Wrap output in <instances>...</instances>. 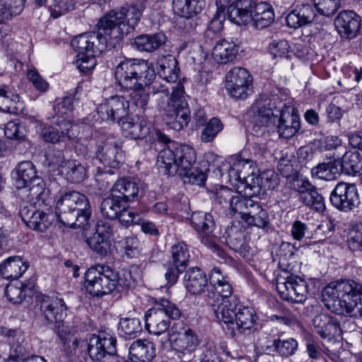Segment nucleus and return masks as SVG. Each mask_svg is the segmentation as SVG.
<instances>
[{
    "instance_id": "7ed1b4c3",
    "label": "nucleus",
    "mask_w": 362,
    "mask_h": 362,
    "mask_svg": "<svg viewBox=\"0 0 362 362\" xmlns=\"http://www.w3.org/2000/svg\"><path fill=\"white\" fill-rule=\"evenodd\" d=\"M322 301L332 313L362 317V281L345 279L332 282L322 292Z\"/></svg>"
},
{
    "instance_id": "58836bf2",
    "label": "nucleus",
    "mask_w": 362,
    "mask_h": 362,
    "mask_svg": "<svg viewBox=\"0 0 362 362\" xmlns=\"http://www.w3.org/2000/svg\"><path fill=\"white\" fill-rule=\"evenodd\" d=\"M340 170L348 175L362 173V157L358 151H346L341 158Z\"/></svg>"
},
{
    "instance_id": "c756f323",
    "label": "nucleus",
    "mask_w": 362,
    "mask_h": 362,
    "mask_svg": "<svg viewBox=\"0 0 362 362\" xmlns=\"http://www.w3.org/2000/svg\"><path fill=\"white\" fill-rule=\"evenodd\" d=\"M190 221L202 240V238H214L211 234L215 228V221L211 214L204 211L193 212Z\"/></svg>"
},
{
    "instance_id": "f8f14e48",
    "label": "nucleus",
    "mask_w": 362,
    "mask_h": 362,
    "mask_svg": "<svg viewBox=\"0 0 362 362\" xmlns=\"http://www.w3.org/2000/svg\"><path fill=\"white\" fill-rule=\"evenodd\" d=\"M252 77L247 69L236 66L226 76V88L230 95L237 99H245L252 90Z\"/></svg>"
},
{
    "instance_id": "423d86ee",
    "label": "nucleus",
    "mask_w": 362,
    "mask_h": 362,
    "mask_svg": "<svg viewBox=\"0 0 362 362\" xmlns=\"http://www.w3.org/2000/svg\"><path fill=\"white\" fill-rule=\"evenodd\" d=\"M114 40L110 28L104 23L101 18L95 25V30L76 36L71 40V45L77 52V55L98 56L107 47L114 45Z\"/></svg>"
},
{
    "instance_id": "4d7b16f0",
    "label": "nucleus",
    "mask_w": 362,
    "mask_h": 362,
    "mask_svg": "<svg viewBox=\"0 0 362 362\" xmlns=\"http://www.w3.org/2000/svg\"><path fill=\"white\" fill-rule=\"evenodd\" d=\"M341 1L342 0H313L317 11L326 17L334 15L340 8Z\"/></svg>"
},
{
    "instance_id": "8fccbe9b",
    "label": "nucleus",
    "mask_w": 362,
    "mask_h": 362,
    "mask_svg": "<svg viewBox=\"0 0 362 362\" xmlns=\"http://www.w3.org/2000/svg\"><path fill=\"white\" fill-rule=\"evenodd\" d=\"M204 4V0H173V9L175 13L197 14Z\"/></svg>"
},
{
    "instance_id": "2eb2a0df",
    "label": "nucleus",
    "mask_w": 362,
    "mask_h": 362,
    "mask_svg": "<svg viewBox=\"0 0 362 362\" xmlns=\"http://www.w3.org/2000/svg\"><path fill=\"white\" fill-rule=\"evenodd\" d=\"M95 157L105 167L119 168L124 159L122 142L112 139L102 141L97 146Z\"/></svg>"
},
{
    "instance_id": "864d4df0",
    "label": "nucleus",
    "mask_w": 362,
    "mask_h": 362,
    "mask_svg": "<svg viewBox=\"0 0 362 362\" xmlns=\"http://www.w3.org/2000/svg\"><path fill=\"white\" fill-rule=\"evenodd\" d=\"M170 262L187 269L189 262V252L187 245L184 242H179L171 247Z\"/></svg>"
},
{
    "instance_id": "f3484780",
    "label": "nucleus",
    "mask_w": 362,
    "mask_h": 362,
    "mask_svg": "<svg viewBox=\"0 0 362 362\" xmlns=\"http://www.w3.org/2000/svg\"><path fill=\"white\" fill-rule=\"evenodd\" d=\"M145 190L144 183L132 177L117 180L112 187V192L119 193L117 196L126 204L137 200L142 197Z\"/></svg>"
},
{
    "instance_id": "680f3d73",
    "label": "nucleus",
    "mask_w": 362,
    "mask_h": 362,
    "mask_svg": "<svg viewBox=\"0 0 362 362\" xmlns=\"http://www.w3.org/2000/svg\"><path fill=\"white\" fill-rule=\"evenodd\" d=\"M267 49L273 59L288 57L290 46L288 42L285 40H273Z\"/></svg>"
},
{
    "instance_id": "9b49d317",
    "label": "nucleus",
    "mask_w": 362,
    "mask_h": 362,
    "mask_svg": "<svg viewBox=\"0 0 362 362\" xmlns=\"http://www.w3.org/2000/svg\"><path fill=\"white\" fill-rule=\"evenodd\" d=\"M276 287L283 300L301 303L307 299L308 283L299 276L290 275L278 279Z\"/></svg>"
},
{
    "instance_id": "f257e3e1",
    "label": "nucleus",
    "mask_w": 362,
    "mask_h": 362,
    "mask_svg": "<svg viewBox=\"0 0 362 362\" xmlns=\"http://www.w3.org/2000/svg\"><path fill=\"white\" fill-rule=\"evenodd\" d=\"M155 139L166 145L157 157L158 167L163 169L165 174L174 175L177 173L185 183L204 185L206 174L193 166L197 159L193 148L177 144L159 130L156 131Z\"/></svg>"
},
{
    "instance_id": "4be33fe9",
    "label": "nucleus",
    "mask_w": 362,
    "mask_h": 362,
    "mask_svg": "<svg viewBox=\"0 0 362 362\" xmlns=\"http://www.w3.org/2000/svg\"><path fill=\"white\" fill-rule=\"evenodd\" d=\"M258 317L253 308L244 306L239 308L234 317V325H230V335L234 337L235 331L240 334H246L255 330Z\"/></svg>"
},
{
    "instance_id": "b1692460",
    "label": "nucleus",
    "mask_w": 362,
    "mask_h": 362,
    "mask_svg": "<svg viewBox=\"0 0 362 362\" xmlns=\"http://www.w3.org/2000/svg\"><path fill=\"white\" fill-rule=\"evenodd\" d=\"M316 13L314 7L309 4L297 5L286 16L287 25L298 28L315 21Z\"/></svg>"
},
{
    "instance_id": "c85d7f7f",
    "label": "nucleus",
    "mask_w": 362,
    "mask_h": 362,
    "mask_svg": "<svg viewBox=\"0 0 362 362\" xmlns=\"http://www.w3.org/2000/svg\"><path fill=\"white\" fill-rule=\"evenodd\" d=\"M276 111L280 113L277 126L280 137L290 139L295 136L300 126L298 115L294 114L293 112L290 113L283 109Z\"/></svg>"
},
{
    "instance_id": "a878e982",
    "label": "nucleus",
    "mask_w": 362,
    "mask_h": 362,
    "mask_svg": "<svg viewBox=\"0 0 362 362\" xmlns=\"http://www.w3.org/2000/svg\"><path fill=\"white\" fill-rule=\"evenodd\" d=\"M252 0H237L228 8V18L238 25H247L252 21Z\"/></svg>"
},
{
    "instance_id": "a19ab883",
    "label": "nucleus",
    "mask_w": 362,
    "mask_h": 362,
    "mask_svg": "<svg viewBox=\"0 0 362 362\" xmlns=\"http://www.w3.org/2000/svg\"><path fill=\"white\" fill-rule=\"evenodd\" d=\"M127 204L116 194L112 192L110 196L103 199L100 204V212L104 217L115 220Z\"/></svg>"
},
{
    "instance_id": "e2e57ef3",
    "label": "nucleus",
    "mask_w": 362,
    "mask_h": 362,
    "mask_svg": "<svg viewBox=\"0 0 362 362\" xmlns=\"http://www.w3.org/2000/svg\"><path fill=\"white\" fill-rule=\"evenodd\" d=\"M235 193V192H233L231 189L222 186L214 194V204H218L222 208H228L229 209Z\"/></svg>"
},
{
    "instance_id": "09e8293b",
    "label": "nucleus",
    "mask_w": 362,
    "mask_h": 362,
    "mask_svg": "<svg viewBox=\"0 0 362 362\" xmlns=\"http://www.w3.org/2000/svg\"><path fill=\"white\" fill-rule=\"evenodd\" d=\"M274 351L283 358H288L296 354L298 348V343L294 338L275 339L272 341Z\"/></svg>"
},
{
    "instance_id": "c03bdc74",
    "label": "nucleus",
    "mask_w": 362,
    "mask_h": 362,
    "mask_svg": "<svg viewBox=\"0 0 362 362\" xmlns=\"http://www.w3.org/2000/svg\"><path fill=\"white\" fill-rule=\"evenodd\" d=\"M29 188L28 197L35 205L40 208L49 204L48 192L46 191L45 184L39 177L33 180L27 187Z\"/></svg>"
},
{
    "instance_id": "de8ad7c7",
    "label": "nucleus",
    "mask_w": 362,
    "mask_h": 362,
    "mask_svg": "<svg viewBox=\"0 0 362 362\" xmlns=\"http://www.w3.org/2000/svg\"><path fill=\"white\" fill-rule=\"evenodd\" d=\"M255 202L251 198L247 196L240 195L235 192V196L231 201L229 213L231 215H235L236 214H240L241 218L243 220Z\"/></svg>"
},
{
    "instance_id": "bf43d9fd",
    "label": "nucleus",
    "mask_w": 362,
    "mask_h": 362,
    "mask_svg": "<svg viewBox=\"0 0 362 362\" xmlns=\"http://www.w3.org/2000/svg\"><path fill=\"white\" fill-rule=\"evenodd\" d=\"M347 243L354 252H362V223L355 224L349 230Z\"/></svg>"
},
{
    "instance_id": "7c9ffc66",
    "label": "nucleus",
    "mask_w": 362,
    "mask_h": 362,
    "mask_svg": "<svg viewBox=\"0 0 362 362\" xmlns=\"http://www.w3.org/2000/svg\"><path fill=\"white\" fill-rule=\"evenodd\" d=\"M61 173L71 183H81L88 177L86 165L76 159L64 161L61 166Z\"/></svg>"
},
{
    "instance_id": "412c9836",
    "label": "nucleus",
    "mask_w": 362,
    "mask_h": 362,
    "mask_svg": "<svg viewBox=\"0 0 362 362\" xmlns=\"http://www.w3.org/2000/svg\"><path fill=\"white\" fill-rule=\"evenodd\" d=\"M163 115L166 124L175 131L182 129L190 121L188 104L183 98L175 101Z\"/></svg>"
},
{
    "instance_id": "603ef678",
    "label": "nucleus",
    "mask_w": 362,
    "mask_h": 362,
    "mask_svg": "<svg viewBox=\"0 0 362 362\" xmlns=\"http://www.w3.org/2000/svg\"><path fill=\"white\" fill-rule=\"evenodd\" d=\"M118 329L122 337L132 339L136 337L142 329L139 318L124 317L119 320Z\"/></svg>"
},
{
    "instance_id": "4468645a",
    "label": "nucleus",
    "mask_w": 362,
    "mask_h": 362,
    "mask_svg": "<svg viewBox=\"0 0 362 362\" xmlns=\"http://www.w3.org/2000/svg\"><path fill=\"white\" fill-rule=\"evenodd\" d=\"M274 109H276L275 102L271 99L256 103L255 110L252 117L253 127L252 131L257 136H262L267 132V128L273 125L276 121V115Z\"/></svg>"
},
{
    "instance_id": "ddd939ff",
    "label": "nucleus",
    "mask_w": 362,
    "mask_h": 362,
    "mask_svg": "<svg viewBox=\"0 0 362 362\" xmlns=\"http://www.w3.org/2000/svg\"><path fill=\"white\" fill-rule=\"evenodd\" d=\"M129 103L122 96L113 95L103 100L97 107L102 121H117L120 124L129 114Z\"/></svg>"
},
{
    "instance_id": "ea45409f",
    "label": "nucleus",
    "mask_w": 362,
    "mask_h": 362,
    "mask_svg": "<svg viewBox=\"0 0 362 362\" xmlns=\"http://www.w3.org/2000/svg\"><path fill=\"white\" fill-rule=\"evenodd\" d=\"M23 103L18 95L8 90L6 86H0V109L12 114H18L23 110Z\"/></svg>"
},
{
    "instance_id": "6ab92c4d",
    "label": "nucleus",
    "mask_w": 362,
    "mask_h": 362,
    "mask_svg": "<svg viewBox=\"0 0 362 362\" xmlns=\"http://www.w3.org/2000/svg\"><path fill=\"white\" fill-rule=\"evenodd\" d=\"M334 25L342 38L351 40L355 38L360 32L361 17L353 11H342L335 18Z\"/></svg>"
},
{
    "instance_id": "dca6fc26",
    "label": "nucleus",
    "mask_w": 362,
    "mask_h": 362,
    "mask_svg": "<svg viewBox=\"0 0 362 362\" xmlns=\"http://www.w3.org/2000/svg\"><path fill=\"white\" fill-rule=\"evenodd\" d=\"M116 337L110 333L100 332L93 335L88 344V352L93 361H101L105 356H114L117 354Z\"/></svg>"
},
{
    "instance_id": "4c0bfd02",
    "label": "nucleus",
    "mask_w": 362,
    "mask_h": 362,
    "mask_svg": "<svg viewBox=\"0 0 362 362\" xmlns=\"http://www.w3.org/2000/svg\"><path fill=\"white\" fill-rule=\"evenodd\" d=\"M310 189L308 192L300 190V201L305 206L317 211L323 212L325 210V199L317 191V189L310 183H305Z\"/></svg>"
},
{
    "instance_id": "5fc2aeb1",
    "label": "nucleus",
    "mask_w": 362,
    "mask_h": 362,
    "mask_svg": "<svg viewBox=\"0 0 362 362\" xmlns=\"http://www.w3.org/2000/svg\"><path fill=\"white\" fill-rule=\"evenodd\" d=\"M86 243L94 252L102 257L107 256L112 250V240L99 237L98 235H93L87 238Z\"/></svg>"
},
{
    "instance_id": "aec40b11",
    "label": "nucleus",
    "mask_w": 362,
    "mask_h": 362,
    "mask_svg": "<svg viewBox=\"0 0 362 362\" xmlns=\"http://www.w3.org/2000/svg\"><path fill=\"white\" fill-rule=\"evenodd\" d=\"M54 125L43 128L41 137L47 143L57 144L76 137L74 125L68 119H62L52 121Z\"/></svg>"
},
{
    "instance_id": "20e7f679",
    "label": "nucleus",
    "mask_w": 362,
    "mask_h": 362,
    "mask_svg": "<svg viewBox=\"0 0 362 362\" xmlns=\"http://www.w3.org/2000/svg\"><path fill=\"white\" fill-rule=\"evenodd\" d=\"M55 213L63 225L76 228L88 223L91 207L83 194L74 190H62L57 198Z\"/></svg>"
},
{
    "instance_id": "37998d69",
    "label": "nucleus",
    "mask_w": 362,
    "mask_h": 362,
    "mask_svg": "<svg viewBox=\"0 0 362 362\" xmlns=\"http://www.w3.org/2000/svg\"><path fill=\"white\" fill-rule=\"evenodd\" d=\"M249 226L266 228L269 224V217L266 209L257 202H255L243 219Z\"/></svg>"
},
{
    "instance_id": "13d9d810",
    "label": "nucleus",
    "mask_w": 362,
    "mask_h": 362,
    "mask_svg": "<svg viewBox=\"0 0 362 362\" xmlns=\"http://www.w3.org/2000/svg\"><path fill=\"white\" fill-rule=\"evenodd\" d=\"M153 97L158 102V106L160 110H163V112H165L167 109L170 108L175 101L182 98L178 91H175L173 92L172 94H170L169 89H163L159 94L153 95Z\"/></svg>"
},
{
    "instance_id": "6e6d98bb",
    "label": "nucleus",
    "mask_w": 362,
    "mask_h": 362,
    "mask_svg": "<svg viewBox=\"0 0 362 362\" xmlns=\"http://www.w3.org/2000/svg\"><path fill=\"white\" fill-rule=\"evenodd\" d=\"M205 125L201 134V140L204 143L214 141L223 128L222 122L217 117L211 118Z\"/></svg>"
},
{
    "instance_id": "c9c22d12",
    "label": "nucleus",
    "mask_w": 362,
    "mask_h": 362,
    "mask_svg": "<svg viewBox=\"0 0 362 362\" xmlns=\"http://www.w3.org/2000/svg\"><path fill=\"white\" fill-rule=\"evenodd\" d=\"M158 74L167 83H175L178 79L180 69L175 57L163 56L158 60Z\"/></svg>"
},
{
    "instance_id": "9d476101",
    "label": "nucleus",
    "mask_w": 362,
    "mask_h": 362,
    "mask_svg": "<svg viewBox=\"0 0 362 362\" xmlns=\"http://www.w3.org/2000/svg\"><path fill=\"white\" fill-rule=\"evenodd\" d=\"M329 201L340 211L349 212L360 204L357 188L354 184L339 182L331 192Z\"/></svg>"
},
{
    "instance_id": "338daca9",
    "label": "nucleus",
    "mask_w": 362,
    "mask_h": 362,
    "mask_svg": "<svg viewBox=\"0 0 362 362\" xmlns=\"http://www.w3.org/2000/svg\"><path fill=\"white\" fill-rule=\"evenodd\" d=\"M165 267L166 269L165 279L167 281V284L170 286L174 285L177 281L180 274L186 270V269L180 268V266L169 261Z\"/></svg>"
},
{
    "instance_id": "0eeeda50",
    "label": "nucleus",
    "mask_w": 362,
    "mask_h": 362,
    "mask_svg": "<svg viewBox=\"0 0 362 362\" xmlns=\"http://www.w3.org/2000/svg\"><path fill=\"white\" fill-rule=\"evenodd\" d=\"M143 12L142 5H132L122 7L119 11L112 10L103 18L104 23L110 28L115 42H119L124 35L135 29L140 21Z\"/></svg>"
},
{
    "instance_id": "cd10ccee",
    "label": "nucleus",
    "mask_w": 362,
    "mask_h": 362,
    "mask_svg": "<svg viewBox=\"0 0 362 362\" xmlns=\"http://www.w3.org/2000/svg\"><path fill=\"white\" fill-rule=\"evenodd\" d=\"M126 137L132 139H143L150 133V126L146 120H136L128 115L119 124Z\"/></svg>"
},
{
    "instance_id": "a18cd8bd",
    "label": "nucleus",
    "mask_w": 362,
    "mask_h": 362,
    "mask_svg": "<svg viewBox=\"0 0 362 362\" xmlns=\"http://www.w3.org/2000/svg\"><path fill=\"white\" fill-rule=\"evenodd\" d=\"M244 231L239 222L233 223L227 227L225 232L226 242L232 250H240L244 244Z\"/></svg>"
},
{
    "instance_id": "f03ea898",
    "label": "nucleus",
    "mask_w": 362,
    "mask_h": 362,
    "mask_svg": "<svg viewBox=\"0 0 362 362\" xmlns=\"http://www.w3.org/2000/svg\"><path fill=\"white\" fill-rule=\"evenodd\" d=\"M152 63L142 59H125L115 69V78L120 90L129 92L133 103L145 109L149 99L144 84H151L156 78Z\"/></svg>"
},
{
    "instance_id": "79ce46f5",
    "label": "nucleus",
    "mask_w": 362,
    "mask_h": 362,
    "mask_svg": "<svg viewBox=\"0 0 362 362\" xmlns=\"http://www.w3.org/2000/svg\"><path fill=\"white\" fill-rule=\"evenodd\" d=\"M173 347L177 352L183 355L191 354L199 344V339L194 332L192 329L185 334H181L180 337L173 339Z\"/></svg>"
},
{
    "instance_id": "f704fd0d",
    "label": "nucleus",
    "mask_w": 362,
    "mask_h": 362,
    "mask_svg": "<svg viewBox=\"0 0 362 362\" xmlns=\"http://www.w3.org/2000/svg\"><path fill=\"white\" fill-rule=\"evenodd\" d=\"M166 40V35L161 32L151 35H141L135 37L134 45L139 51L151 52L159 49Z\"/></svg>"
},
{
    "instance_id": "3c124183",
    "label": "nucleus",
    "mask_w": 362,
    "mask_h": 362,
    "mask_svg": "<svg viewBox=\"0 0 362 362\" xmlns=\"http://www.w3.org/2000/svg\"><path fill=\"white\" fill-rule=\"evenodd\" d=\"M233 288L231 285L226 281V278L221 279H214L212 288H211L209 297L214 299V302L220 303L222 299L228 298L232 296Z\"/></svg>"
},
{
    "instance_id": "69168bd1",
    "label": "nucleus",
    "mask_w": 362,
    "mask_h": 362,
    "mask_svg": "<svg viewBox=\"0 0 362 362\" xmlns=\"http://www.w3.org/2000/svg\"><path fill=\"white\" fill-rule=\"evenodd\" d=\"M4 134L10 139L23 140L25 138L23 127L13 121L6 123Z\"/></svg>"
},
{
    "instance_id": "774afa93",
    "label": "nucleus",
    "mask_w": 362,
    "mask_h": 362,
    "mask_svg": "<svg viewBox=\"0 0 362 362\" xmlns=\"http://www.w3.org/2000/svg\"><path fill=\"white\" fill-rule=\"evenodd\" d=\"M52 7V16L57 18L74 8V0H54Z\"/></svg>"
},
{
    "instance_id": "49530a36",
    "label": "nucleus",
    "mask_w": 362,
    "mask_h": 362,
    "mask_svg": "<svg viewBox=\"0 0 362 362\" xmlns=\"http://www.w3.org/2000/svg\"><path fill=\"white\" fill-rule=\"evenodd\" d=\"M5 296L13 304L21 303L28 296V286L16 281L10 282L5 288Z\"/></svg>"
},
{
    "instance_id": "72a5a7b5",
    "label": "nucleus",
    "mask_w": 362,
    "mask_h": 362,
    "mask_svg": "<svg viewBox=\"0 0 362 362\" xmlns=\"http://www.w3.org/2000/svg\"><path fill=\"white\" fill-rule=\"evenodd\" d=\"M129 354L132 361H149L156 356V349L152 342L145 339H137L129 347Z\"/></svg>"
},
{
    "instance_id": "473e14b6",
    "label": "nucleus",
    "mask_w": 362,
    "mask_h": 362,
    "mask_svg": "<svg viewBox=\"0 0 362 362\" xmlns=\"http://www.w3.org/2000/svg\"><path fill=\"white\" fill-rule=\"evenodd\" d=\"M238 49V46L232 42L218 40L213 48L212 57L217 63L224 64L236 58Z\"/></svg>"
},
{
    "instance_id": "393cba45",
    "label": "nucleus",
    "mask_w": 362,
    "mask_h": 362,
    "mask_svg": "<svg viewBox=\"0 0 362 362\" xmlns=\"http://www.w3.org/2000/svg\"><path fill=\"white\" fill-rule=\"evenodd\" d=\"M315 331L323 339L334 337L341 332L338 320L327 314H320L313 319Z\"/></svg>"
},
{
    "instance_id": "052dcab7",
    "label": "nucleus",
    "mask_w": 362,
    "mask_h": 362,
    "mask_svg": "<svg viewBox=\"0 0 362 362\" xmlns=\"http://www.w3.org/2000/svg\"><path fill=\"white\" fill-rule=\"evenodd\" d=\"M126 205H124V209L121 211L117 218L119 222L125 226L141 223L142 214L133 208L127 207Z\"/></svg>"
},
{
    "instance_id": "0e129e2a",
    "label": "nucleus",
    "mask_w": 362,
    "mask_h": 362,
    "mask_svg": "<svg viewBox=\"0 0 362 362\" xmlns=\"http://www.w3.org/2000/svg\"><path fill=\"white\" fill-rule=\"evenodd\" d=\"M123 248L128 258H135L140 253V242L136 237H127L124 242Z\"/></svg>"
},
{
    "instance_id": "a211bd4d",
    "label": "nucleus",
    "mask_w": 362,
    "mask_h": 362,
    "mask_svg": "<svg viewBox=\"0 0 362 362\" xmlns=\"http://www.w3.org/2000/svg\"><path fill=\"white\" fill-rule=\"evenodd\" d=\"M19 214L22 221L31 229L45 231L52 223V215L37 209L31 204L25 203L21 206Z\"/></svg>"
},
{
    "instance_id": "5701e85b",
    "label": "nucleus",
    "mask_w": 362,
    "mask_h": 362,
    "mask_svg": "<svg viewBox=\"0 0 362 362\" xmlns=\"http://www.w3.org/2000/svg\"><path fill=\"white\" fill-rule=\"evenodd\" d=\"M214 310L216 318L226 324L228 327L234 325V317L239 308H244L245 305L240 303V301L235 296H232L228 298L222 299L217 305H213Z\"/></svg>"
},
{
    "instance_id": "e433bc0d",
    "label": "nucleus",
    "mask_w": 362,
    "mask_h": 362,
    "mask_svg": "<svg viewBox=\"0 0 362 362\" xmlns=\"http://www.w3.org/2000/svg\"><path fill=\"white\" fill-rule=\"evenodd\" d=\"M28 269L20 257H10L0 264V274L5 279H18Z\"/></svg>"
},
{
    "instance_id": "bb28decb",
    "label": "nucleus",
    "mask_w": 362,
    "mask_h": 362,
    "mask_svg": "<svg viewBox=\"0 0 362 362\" xmlns=\"http://www.w3.org/2000/svg\"><path fill=\"white\" fill-rule=\"evenodd\" d=\"M11 176L18 189L27 187L34 179L39 177L35 166L28 160L19 163L12 171Z\"/></svg>"
},
{
    "instance_id": "1a4fd4ad",
    "label": "nucleus",
    "mask_w": 362,
    "mask_h": 362,
    "mask_svg": "<svg viewBox=\"0 0 362 362\" xmlns=\"http://www.w3.org/2000/svg\"><path fill=\"white\" fill-rule=\"evenodd\" d=\"M118 274L105 264L90 267L85 274L87 291L93 296L101 297L110 293L117 286Z\"/></svg>"
},
{
    "instance_id": "2f4dec72",
    "label": "nucleus",
    "mask_w": 362,
    "mask_h": 362,
    "mask_svg": "<svg viewBox=\"0 0 362 362\" xmlns=\"http://www.w3.org/2000/svg\"><path fill=\"white\" fill-rule=\"evenodd\" d=\"M185 286L191 294L199 295L208 286L206 276L199 267L190 268L185 274Z\"/></svg>"
},
{
    "instance_id": "39448f33",
    "label": "nucleus",
    "mask_w": 362,
    "mask_h": 362,
    "mask_svg": "<svg viewBox=\"0 0 362 362\" xmlns=\"http://www.w3.org/2000/svg\"><path fill=\"white\" fill-rule=\"evenodd\" d=\"M35 310L44 325H54V332L61 339L66 338L69 333L68 327L64 324L67 306L62 298L54 294H39L36 296Z\"/></svg>"
},
{
    "instance_id": "6e6552de",
    "label": "nucleus",
    "mask_w": 362,
    "mask_h": 362,
    "mask_svg": "<svg viewBox=\"0 0 362 362\" xmlns=\"http://www.w3.org/2000/svg\"><path fill=\"white\" fill-rule=\"evenodd\" d=\"M178 307L165 298H160L155 303V306L149 309L145 315L146 327L150 333L160 335L170 327L169 319L177 320L181 317Z\"/></svg>"
}]
</instances>
